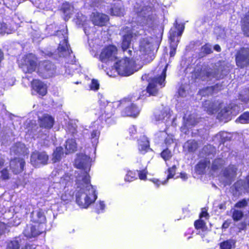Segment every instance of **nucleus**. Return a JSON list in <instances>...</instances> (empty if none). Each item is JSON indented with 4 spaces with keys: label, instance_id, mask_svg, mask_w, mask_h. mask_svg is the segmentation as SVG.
I'll list each match as a JSON object with an SVG mask.
<instances>
[{
    "label": "nucleus",
    "instance_id": "obj_1",
    "mask_svg": "<svg viewBox=\"0 0 249 249\" xmlns=\"http://www.w3.org/2000/svg\"><path fill=\"white\" fill-rule=\"evenodd\" d=\"M75 201L81 208H88L97 198L95 187L91 184L90 178L86 177H80L75 179Z\"/></svg>",
    "mask_w": 249,
    "mask_h": 249
},
{
    "label": "nucleus",
    "instance_id": "obj_2",
    "mask_svg": "<svg viewBox=\"0 0 249 249\" xmlns=\"http://www.w3.org/2000/svg\"><path fill=\"white\" fill-rule=\"evenodd\" d=\"M167 65L161 71L160 75L153 77L152 73L145 74L142 76L143 81L148 82V85L146 89V93L149 95L155 96L160 88L165 86V79Z\"/></svg>",
    "mask_w": 249,
    "mask_h": 249
},
{
    "label": "nucleus",
    "instance_id": "obj_3",
    "mask_svg": "<svg viewBox=\"0 0 249 249\" xmlns=\"http://www.w3.org/2000/svg\"><path fill=\"white\" fill-rule=\"evenodd\" d=\"M63 61L65 62V73L72 74L73 73L80 69V66L76 60L75 56L68 43L67 36L63 35Z\"/></svg>",
    "mask_w": 249,
    "mask_h": 249
},
{
    "label": "nucleus",
    "instance_id": "obj_4",
    "mask_svg": "<svg viewBox=\"0 0 249 249\" xmlns=\"http://www.w3.org/2000/svg\"><path fill=\"white\" fill-rule=\"evenodd\" d=\"M142 66V64H137L127 57L117 62L114 66L118 73L122 76L130 75L140 70Z\"/></svg>",
    "mask_w": 249,
    "mask_h": 249
},
{
    "label": "nucleus",
    "instance_id": "obj_5",
    "mask_svg": "<svg viewBox=\"0 0 249 249\" xmlns=\"http://www.w3.org/2000/svg\"><path fill=\"white\" fill-rule=\"evenodd\" d=\"M91 161V159L89 156L82 153L77 154L74 165L76 168L80 169V171L77 173L76 179L80 177L86 176L88 178H90L89 172L90 169Z\"/></svg>",
    "mask_w": 249,
    "mask_h": 249
},
{
    "label": "nucleus",
    "instance_id": "obj_6",
    "mask_svg": "<svg viewBox=\"0 0 249 249\" xmlns=\"http://www.w3.org/2000/svg\"><path fill=\"white\" fill-rule=\"evenodd\" d=\"M36 72L43 79L50 78L56 75V67L50 60H41L38 62Z\"/></svg>",
    "mask_w": 249,
    "mask_h": 249
},
{
    "label": "nucleus",
    "instance_id": "obj_7",
    "mask_svg": "<svg viewBox=\"0 0 249 249\" xmlns=\"http://www.w3.org/2000/svg\"><path fill=\"white\" fill-rule=\"evenodd\" d=\"M215 149L211 145L205 146L202 149L200 154L201 157H204L196 166V171L198 174H203L207 167L209 168L210 165V159H212L215 153Z\"/></svg>",
    "mask_w": 249,
    "mask_h": 249
},
{
    "label": "nucleus",
    "instance_id": "obj_8",
    "mask_svg": "<svg viewBox=\"0 0 249 249\" xmlns=\"http://www.w3.org/2000/svg\"><path fill=\"white\" fill-rule=\"evenodd\" d=\"M37 58L32 53H27L21 60L19 67L25 74H31L37 69Z\"/></svg>",
    "mask_w": 249,
    "mask_h": 249
},
{
    "label": "nucleus",
    "instance_id": "obj_9",
    "mask_svg": "<svg viewBox=\"0 0 249 249\" xmlns=\"http://www.w3.org/2000/svg\"><path fill=\"white\" fill-rule=\"evenodd\" d=\"M139 99H142V97L140 96L136 99L124 98L121 101V106L124 107L121 112V114L123 116L136 117L138 115L140 111V109L136 106L133 102Z\"/></svg>",
    "mask_w": 249,
    "mask_h": 249
},
{
    "label": "nucleus",
    "instance_id": "obj_10",
    "mask_svg": "<svg viewBox=\"0 0 249 249\" xmlns=\"http://www.w3.org/2000/svg\"><path fill=\"white\" fill-rule=\"evenodd\" d=\"M184 29V26L183 24H178L176 26L175 28L172 29L170 31V57L174 56L176 54V48Z\"/></svg>",
    "mask_w": 249,
    "mask_h": 249
},
{
    "label": "nucleus",
    "instance_id": "obj_11",
    "mask_svg": "<svg viewBox=\"0 0 249 249\" xmlns=\"http://www.w3.org/2000/svg\"><path fill=\"white\" fill-rule=\"evenodd\" d=\"M124 33L123 35V41L122 43V48L124 52L127 53L128 55H131L132 51L130 50V46L131 41L133 40L134 36H136L137 31L134 28L130 29L129 27H126L122 31V34Z\"/></svg>",
    "mask_w": 249,
    "mask_h": 249
},
{
    "label": "nucleus",
    "instance_id": "obj_12",
    "mask_svg": "<svg viewBox=\"0 0 249 249\" xmlns=\"http://www.w3.org/2000/svg\"><path fill=\"white\" fill-rule=\"evenodd\" d=\"M153 40L151 37L142 38L139 43V51L137 52L141 59H144V56L149 55L153 49Z\"/></svg>",
    "mask_w": 249,
    "mask_h": 249
},
{
    "label": "nucleus",
    "instance_id": "obj_13",
    "mask_svg": "<svg viewBox=\"0 0 249 249\" xmlns=\"http://www.w3.org/2000/svg\"><path fill=\"white\" fill-rule=\"evenodd\" d=\"M49 156L46 152L35 150L31 154L30 163L35 167H38L39 164H47Z\"/></svg>",
    "mask_w": 249,
    "mask_h": 249
},
{
    "label": "nucleus",
    "instance_id": "obj_14",
    "mask_svg": "<svg viewBox=\"0 0 249 249\" xmlns=\"http://www.w3.org/2000/svg\"><path fill=\"white\" fill-rule=\"evenodd\" d=\"M44 226L35 224H27L25 227L23 233L25 236L28 238L36 237L45 231Z\"/></svg>",
    "mask_w": 249,
    "mask_h": 249
},
{
    "label": "nucleus",
    "instance_id": "obj_15",
    "mask_svg": "<svg viewBox=\"0 0 249 249\" xmlns=\"http://www.w3.org/2000/svg\"><path fill=\"white\" fill-rule=\"evenodd\" d=\"M117 49L113 45L104 48L100 55V60L105 63L112 61L117 58Z\"/></svg>",
    "mask_w": 249,
    "mask_h": 249
},
{
    "label": "nucleus",
    "instance_id": "obj_16",
    "mask_svg": "<svg viewBox=\"0 0 249 249\" xmlns=\"http://www.w3.org/2000/svg\"><path fill=\"white\" fill-rule=\"evenodd\" d=\"M236 63L238 67L243 68L249 65V48H242L236 54Z\"/></svg>",
    "mask_w": 249,
    "mask_h": 249
},
{
    "label": "nucleus",
    "instance_id": "obj_17",
    "mask_svg": "<svg viewBox=\"0 0 249 249\" xmlns=\"http://www.w3.org/2000/svg\"><path fill=\"white\" fill-rule=\"evenodd\" d=\"M30 221L33 224L42 226H45L46 225L47 219L45 212L41 208L33 210L30 213Z\"/></svg>",
    "mask_w": 249,
    "mask_h": 249
},
{
    "label": "nucleus",
    "instance_id": "obj_18",
    "mask_svg": "<svg viewBox=\"0 0 249 249\" xmlns=\"http://www.w3.org/2000/svg\"><path fill=\"white\" fill-rule=\"evenodd\" d=\"M25 163L23 158L15 157L10 160L9 167L14 175H18L24 171Z\"/></svg>",
    "mask_w": 249,
    "mask_h": 249
},
{
    "label": "nucleus",
    "instance_id": "obj_19",
    "mask_svg": "<svg viewBox=\"0 0 249 249\" xmlns=\"http://www.w3.org/2000/svg\"><path fill=\"white\" fill-rule=\"evenodd\" d=\"M229 71V69H224L221 70V73L219 74L216 73L212 69H207L202 70L200 77L202 80H211L213 78L219 79L223 77L224 75H226Z\"/></svg>",
    "mask_w": 249,
    "mask_h": 249
},
{
    "label": "nucleus",
    "instance_id": "obj_20",
    "mask_svg": "<svg viewBox=\"0 0 249 249\" xmlns=\"http://www.w3.org/2000/svg\"><path fill=\"white\" fill-rule=\"evenodd\" d=\"M31 85L32 89L35 91L38 94L41 96H44L47 94V86L40 80L38 79H34L31 82Z\"/></svg>",
    "mask_w": 249,
    "mask_h": 249
},
{
    "label": "nucleus",
    "instance_id": "obj_21",
    "mask_svg": "<svg viewBox=\"0 0 249 249\" xmlns=\"http://www.w3.org/2000/svg\"><path fill=\"white\" fill-rule=\"evenodd\" d=\"M38 123L41 128L50 129L54 124V118L48 114H44L42 117H39Z\"/></svg>",
    "mask_w": 249,
    "mask_h": 249
},
{
    "label": "nucleus",
    "instance_id": "obj_22",
    "mask_svg": "<svg viewBox=\"0 0 249 249\" xmlns=\"http://www.w3.org/2000/svg\"><path fill=\"white\" fill-rule=\"evenodd\" d=\"M11 152L15 155L26 156L29 154L28 148L25 144L21 142L15 143L11 147Z\"/></svg>",
    "mask_w": 249,
    "mask_h": 249
},
{
    "label": "nucleus",
    "instance_id": "obj_23",
    "mask_svg": "<svg viewBox=\"0 0 249 249\" xmlns=\"http://www.w3.org/2000/svg\"><path fill=\"white\" fill-rule=\"evenodd\" d=\"M242 109V108L238 106L234 105L231 107H229L223 109L221 110L218 115L223 119H228L229 118L230 115H235Z\"/></svg>",
    "mask_w": 249,
    "mask_h": 249
},
{
    "label": "nucleus",
    "instance_id": "obj_24",
    "mask_svg": "<svg viewBox=\"0 0 249 249\" xmlns=\"http://www.w3.org/2000/svg\"><path fill=\"white\" fill-rule=\"evenodd\" d=\"M197 123V121L194 115H187L183 117V125L181 127V131L186 133L189 128L194 126Z\"/></svg>",
    "mask_w": 249,
    "mask_h": 249
},
{
    "label": "nucleus",
    "instance_id": "obj_25",
    "mask_svg": "<svg viewBox=\"0 0 249 249\" xmlns=\"http://www.w3.org/2000/svg\"><path fill=\"white\" fill-rule=\"evenodd\" d=\"M138 150L142 154H144L148 152H152L149 146L148 138L145 136H141L138 140Z\"/></svg>",
    "mask_w": 249,
    "mask_h": 249
},
{
    "label": "nucleus",
    "instance_id": "obj_26",
    "mask_svg": "<svg viewBox=\"0 0 249 249\" xmlns=\"http://www.w3.org/2000/svg\"><path fill=\"white\" fill-rule=\"evenodd\" d=\"M92 21L94 25L102 26L108 20V17L106 15L98 12H94L92 15Z\"/></svg>",
    "mask_w": 249,
    "mask_h": 249
},
{
    "label": "nucleus",
    "instance_id": "obj_27",
    "mask_svg": "<svg viewBox=\"0 0 249 249\" xmlns=\"http://www.w3.org/2000/svg\"><path fill=\"white\" fill-rule=\"evenodd\" d=\"M237 168L234 165H230L224 172L223 175L225 178V185L230 184L233 178L236 175Z\"/></svg>",
    "mask_w": 249,
    "mask_h": 249
},
{
    "label": "nucleus",
    "instance_id": "obj_28",
    "mask_svg": "<svg viewBox=\"0 0 249 249\" xmlns=\"http://www.w3.org/2000/svg\"><path fill=\"white\" fill-rule=\"evenodd\" d=\"M208 214L207 213V210L205 208H203L201 213L200 214V219L196 220L195 222V226L196 229H201L203 231L206 229V223L204 219L208 218Z\"/></svg>",
    "mask_w": 249,
    "mask_h": 249
},
{
    "label": "nucleus",
    "instance_id": "obj_29",
    "mask_svg": "<svg viewBox=\"0 0 249 249\" xmlns=\"http://www.w3.org/2000/svg\"><path fill=\"white\" fill-rule=\"evenodd\" d=\"M98 124V123L97 122L94 123L93 126H92V127L94 128H92L90 132V139L92 143V146L94 147V150H95V146L98 142V139L100 134L98 126L96 127V125Z\"/></svg>",
    "mask_w": 249,
    "mask_h": 249
},
{
    "label": "nucleus",
    "instance_id": "obj_30",
    "mask_svg": "<svg viewBox=\"0 0 249 249\" xmlns=\"http://www.w3.org/2000/svg\"><path fill=\"white\" fill-rule=\"evenodd\" d=\"M170 117V110L168 108H165L160 111H157L154 115V119L156 121H164V124L165 125Z\"/></svg>",
    "mask_w": 249,
    "mask_h": 249
},
{
    "label": "nucleus",
    "instance_id": "obj_31",
    "mask_svg": "<svg viewBox=\"0 0 249 249\" xmlns=\"http://www.w3.org/2000/svg\"><path fill=\"white\" fill-rule=\"evenodd\" d=\"M176 167L175 165H173L172 167L169 168L168 170V175L167 179L164 181H160L158 179L153 178L151 179V181L153 182L157 187H159L160 184L165 185L167 183L169 178L174 177L176 173Z\"/></svg>",
    "mask_w": 249,
    "mask_h": 249
},
{
    "label": "nucleus",
    "instance_id": "obj_32",
    "mask_svg": "<svg viewBox=\"0 0 249 249\" xmlns=\"http://www.w3.org/2000/svg\"><path fill=\"white\" fill-rule=\"evenodd\" d=\"M76 148L77 144L75 139L71 138L67 140L65 144V153L66 154L74 152Z\"/></svg>",
    "mask_w": 249,
    "mask_h": 249
},
{
    "label": "nucleus",
    "instance_id": "obj_33",
    "mask_svg": "<svg viewBox=\"0 0 249 249\" xmlns=\"http://www.w3.org/2000/svg\"><path fill=\"white\" fill-rule=\"evenodd\" d=\"M166 130V127L164 129V130ZM157 135L158 137H165L164 140L165 143L167 146L170 145L172 143H175L176 142V140L174 138V137L173 135L171 134H167V132L164 131H161L159 133L157 134Z\"/></svg>",
    "mask_w": 249,
    "mask_h": 249
},
{
    "label": "nucleus",
    "instance_id": "obj_34",
    "mask_svg": "<svg viewBox=\"0 0 249 249\" xmlns=\"http://www.w3.org/2000/svg\"><path fill=\"white\" fill-rule=\"evenodd\" d=\"M114 106V104L110 103L105 107L104 112L101 116L102 119H105L107 121V119L110 118L113 115L115 111Z\"/></svg>",
    "mask_w": 249,
    "mask_h": 249
},
{
    "label": "nucleus",
    "instance_id": "obj_35",
    "mask_svg": "<svg viewBox=\"0 0 249 249\" xmlns=\"http://www.w3.org/2000/svg\"><path fill=\"white\" fill-rule=\"evenodd\" d=\"M110 13L112 15L121 16L124 13V9L122 6V3L121 1H117L113 7L110 9Z\"/></svg>",
    "mask_w": 249,
    "mask_h": 249
},
{
    "label": "nucleus",
    "instance_id": "obj_36",
    "mask_svg": "<svg viewBox=\"0 0 249 249\" xmlns=\"http://www.w3.org/2000/svg\"><path fill=\"white\" fill-rule=\"evenodd\" d=\"M68 119H65L66 124V131L71 133L72 135L76 132L77 125L76 121L71 119L69 116H67Z\"/></svg>",
    "mask_w": 249,
    "mask_h": 249
},
{
    "label": "nucleus",
    "instance_id": "obj_37",
    "mask_svg": "<svg viewBox=\"0 0 249 249\" xmlns=\"http://www.w3.org/2000/svg\"><path fill=\"white\" fill-rule=\"evenodd\" d=\"M247 183H245L243 180H239L235 184L236 189L239 191L242 190V188L249 192V175L247 178Z\"/></svg>",
    "mask_w": 249,
    "mask_h": 249
},
{
    "label": "nucleus",
    "instance_id": "obj_38",
    "mask_svg": "<svg viewBox=\"0 0 249 249\" xmlns=\"http://www.w3.org/2000/svg\"><path fill=\"white\" fill-rule=\"evenodd\" d=\"M20 247L19 241L17 238L6 242V249H19Z\"/></svg>",
    "mask_w": 249,
    "mask_h": 249
},
{
    "label": "nucleus",
    "instance_id": "obj_39",
    "mask_svg": "<svg viewBox=\"0 0 249 249\" xmlns=\"http://www.w3.org/2000/svg\"><path fill=\"white\" fill-rule=\"evenodd\" d=\"M62 154V147H56L53 154L52 161L53 163L59 161L61 159Z\"/></svg>",
    "mask_w": 249,
    "mask_h": 249
},
{
    "label": "nucleus",
    "instance_id": "obj_40",
    "mask_svg": "<svg viewBox=\"0 0 249 249\" xmlns=\"http://www.w3.org/2000/svg\"><path fill=\"white\" fill-rule=\"evenodd\" d=\"M242 28L244 34L249 36V12L246 14L243 19Z\"/></svg>",
    "mask_w": 249,
    "mask_h": 249
},
{
    "label": "nucleus",
    "instance_id": "obj_41",
    "mask_svg": "<svg viewBox=\"0 0 249 249\" xmlns=\"http://www.w3.org/2000/svg\"><path fill=\"white\" fill-rule=\"evenodd\" d=\"M225 163V160L221 158L215 159L212 164L211 169L213 170H216L221 168Z\"/></svg>",
    "mask_w": 249,
    "mask_h": 249
},
{
    "label": "nucleus",
    "instance_id": "obj_42",
    "mask_svg": "<svg viewBox=\"0 0 249 249\" xmlns=\"http://www.w3.org/2000/svg\"><path fill=\"white\" fill-rule=\"evenodd\" d=\"M235 241L234 240L230 239L224 241L220 244L221 249H231L234 248Z\"/></svg>",
    "mask_w": 249,
    "mask_h": 249
},
{
    "label": "nucleus",
    "instance_id": "obj_43",
    "mask_svg": "<svg viewBox=\"0 0 249 249\" xmlns=\"http://www.w3.org/2000/svg\"><path fill=\"white\" fill-rule=\"evenodd\" d=\"M184 147L187 148L190 152L195 151L198 147L197 143L194 140H190L186 142Z\"/></svg>",
    "mask_w": 249,
    "mask_h": 249
},
{
    "label": "nucleus",
    "instance_id": "obj_44",
    "mask_svg": "<svg viewBox=\"0 0 249 249\" xmlns=\"http://www.w3.org/2000/svg\"><path fill=\"white\" fill-rule=\"evenodd\" d=\"M230 134L226 132H220L215 136V139L219 140L220 142H224L230 139Z\"/></svg>",
    "mask_w": 249,
    "mask_h": 249
},
{
    "label": "nucleus",
    "instance_id": "obj_45",
    "mask_svg": "<svg viewBox=\"0 0 249 249\" xmlns=\"http://www.w3.org/2000/svg\"><path fill=\"white\" fill-rule=\"evenodd\" d=\"M72 7L68 3H63V14H66L65 20L68 19L70 15L72 14L73 11Z\"/></svg>",
    "mask_w": 249,
    "mask_h": 249
},
{
    "label": "nucleus",
    "instance_id": "obj_46",
    "mask_svg": "<svg viewBox=\"0 0 249 249\" xmlns=\"http://www.w3.org/2000/svg\"><path fill=\"white\" fill-rule=\"evenodd\" d=\"M66 187H65V194L63 195V201L68 203L69 201H71L73 198L74 192L72 191H69L68 189L66 190Z\"/></svg>",
    "mask_w": 249,
    "mask_h": 249
},
{
    "label": "nucleus",
    "instance_id": "obj_47",
    "mask_svg": "<svg viewBox=\"0 0 249 249\" xmlns=\"http://www.w3.org/2000/svg\"><path fill=\"white\" fill-rule=\"evenodd\" d=\"M137 178V173L135 172L128 171L124 177V180L127 182H131Z\"/></svg>",
    "mask_w": 249,
    "mask_h": 249
},
{
    "label": "nucleus",
    "instance_id": "obj_48",
    "mask_svg": "<svg viewBox=\"0 0 249 249\" xmlns=\"http://www.w3.org/2000/svg\"><path fill=\"white\" fill-rule=\"evenodd\" d=\"M236 121L241 124L249 123V112H245L238 117Z\"/></svg>",
    "mask_w": 249,
    "mask_h": 249
},
{
    "label": "nucleus",
    "instance_id": "obj_49",
    "mask_svg": "<svg viewBox=\"0 0 249 249\" xmlns=\"http://www.w3.org/2000/svg\"><path fill=\"white\" fill-rule=\"evenodd\" d=\"M0 178L2 180H7L10 178L9 172L7 168H4L0 171Z\"/></svg>",
    "mask_w": 249,
    "mask_h": 249
},
{
    "label": "nucleus",
    "instance_id": "obj_50",
    "mask_svg": "<svg viewBox=\"0 0 249 249\" xmlns=\"http://www.w3.org/2000/svg\"><path fill=\"white\" fill-rule=\"evenodd\" d=\"M90 89L93 91H97L100 87V83L98 80L92 79L89 85Z\"/></svg>",
    "mask_w": 249,
    "mask_h": 249
},
{
    "label": "nucleus",
    "instance_id": "obj_51",
    "mask_svg": "<svg viewBox=\"0 0 249 249\" xmlns=\"http://www.w3.org/2000/svg\"><path fill=\"white\" fill-rule=\"evenodd\" d=\"M232 217L234 221H239L243 217V213L241 211L234 210Z\"/></svg>",
    "mask_w": 249,
    "mask_h": 249
},
{
    "label": "nucleus",
    "instance_id": "obj_52",
    "mask_svg": "<svg viewBox=\"0 0 249 249\" xmlns=\"http://www.w3.org/2000/svg\"><path fill=\"white\" fill-rule=\"evenodd\" d=\"M152 18L150 17V15H148L147 17H144L142 19V21L140 23L142 24V26L144 25L150 26L152 24Z\"/></svg>",
    "mask_w": 249,
    "mask_h": 249
},
{
    "label": "nucleus",
    "instance_id": "obj_53",
    "mask_svg": "<svg viewBox=\"0 0 249 249\" xmlns=\"http://www.w3.org/2000/svg\"><path fill=\"white\" fill-rule=\"evenodd\" d=\"M161 157L165 160H169L172 157L171 152L168 149L164 150L160 154Z\"/></svg>",
    "mask_w": 249,
    "mask_h": 249
},
{
    "label": "nucleus",
    "instance_id": "obj_54",
    "mask_svg": "<svg viewBox=\"0 0 249 249\" xmlns=\"http://www.w3.org/2000/svg\"><path fill=\"white\" fill-rule=\"evenodd\" d=\"M106 207L105 203L103 201H99L96 205V210L98 213L103 212Z\"/></svg>",
    "mask_w": 249,
    "mask_h": 249
},
{
    "label": "nucleus",
    "instance_id": "obj_55",
    "mask_svg": "<svg viewBox=\"0 0 249 249\" xmlns=\"http://www.w3.org/2000/svg\"><path fill=\"white\" fill-rule=\"evenodd\" d=\"M201 51L206 54L210 53L212 52V47L210 44H206L202 47Z\"/></svg>",
    "mask_w": 249,
    "mask_h": 249
},
{
    "label": "nucleus",
    "instance_id": "obj_56",
    "mask_svg": "<svg viewBox=\"0 0 249 249\" xmlns=\"http://www.w3.org/2000/svg\"><path fill=\"white\" fill-rule=\"evenodd\" d=\"M224 0H211V4L214 8H216L219 7V5L222 4Z\"/></svg>",
    "mask_w": 249,
    "mask_h": 249
},
{
    "label": "nucleus",
    "instance_id": "obj_57",
    "mask_svg": "<svg viewBox=\"0 0 249 249\" xmlns=\"http://www.w3.org/2000/svg\"><path fill=\"white\" fill-rule=\"evenodd\" d=\"M138 173L139 177L140 179L145 180L147 176V172L145 169L141 170V171H137Z\"/></svg>",
    "mask_w": 249,
    "mask_h": 249
},
{
    "label": "nucleus",
    "instance_id": "obj_58",
    "mask_svg": "<svg viewBox=\"0 0 249 249\" xmlns=\"http://www.w3.org/2000/svg\"><path fill=\"white\" fill-rule=\"evenodd\" d=\"M247 205V201L245 199H243L241 201H239L235 204V207L238 208L244 207Z\"/></svg>",
    "mask_w": 249,
    "mask_h": 249
},
{
    "label": "nucleus",
    "instance_id": "obj_59",
    "mask_svg": "<svg viewBox=\"0 0 249 249\" xmlns=\"http://www.w3.org/2000/svg\"><path fill=\"white\" fill-rule=\"evenodd\" d=\"M7 29L6 24L5 23L0 22V34H4L6 33Z\"/></svg>",
    "mask_w": 249,
    "mask_h": 249
},
{
    "label": "nucleus",
    "instance_id": "obj_60",
    "mask_svg": "<svg viewBox=\"0 0 249 249\" xmlns=\"http://www.w3.org/2000/svg\"><path fill=\"white\" fill-rule=\"evenodd\" d=\"M35 249V247H34V245L30 244L29 243H26L21 248V249Z\"/></svg>",
    "mask_w": 249,
    "mask_h": 249
},
{
    "label": "nucleus",
    "instance_id": "obj_61",
    "mask_svg": "<svg viewBox=\"0 0 249 249\" xmlns=\"http://www.w3.org/2000/svg\"><path fill=\"white\" fill-rule=\"evenodd\" d=\"M128 131L130 135L132 136L133 134H135L136 132V128L134 125H131L129 128Z\"/></svg>",
    "mask_w": 249,
    "mask_h": 249
},
{
    "label": "nucleus",
    "instance_id": "obj_62",
    "mask_svg": "<svg viewBox=\"0 0 249 249\" xmlns=\"http://www.w3.org/2000/svg\"><path fill=\"white\" fill-rule=\"evenodd\" d=\"M43 53L44 57H53L54 54V53L52 52H43Z\"/></svg>",
    "mask_w": 249,
    "mask_h": 249
},
{
    "label": "nucleus",
    "instance_id": "obj_63",
    "mask_svg": "<svg viewBox=\"0 0 249 249\" xmlns=\"http://www.w3.org/2000/svg\"><path fill=\"white\" fill-rule=\"evenodd\" d=\"M5 229V225L4 223L0 222V236L1 235L4 231Z\"/></svg>",
    "mask_w": 249,
    "mask_h": 249
},
{
    "label": "nucleus",
    "instance_id": "obj_64",
    "mask_svg": "<svg viewBox=\"0 0 249 249\" xmlns=\"http://www.w3.org/2000/svg\"><path fill=\"white\" fill-rule=\"evenodd\" d=\"M178 94L180 96H184L185 95V91L182 88H180L178 90Z\"/></svg>",
    "mask_w": 249,
    "mask_h": 249
}]
</instances>
